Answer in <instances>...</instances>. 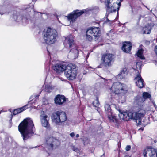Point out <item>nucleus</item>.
<instances>
[{
	"instance_id": "obj_1",
	"label": "nucleus",
	"mask_w": 157,
	"mask_h": 157,
	"mask_svg": "<svg viewBox=\"0 0 157 157\" xmlns=\"http://www.w3.org/2000/svg\"><path fill=\"white\" fill-rule=\"evenodd\" d=\"M18 129L24 140L33 136L35 130L33 121L29 118L24 119L20 124Z\"/></svg>"
},
{
	"instance_id": "obj_2",
	"label": "nucleus",
	"mask_w": 157,
	"mask_h": 157,
	"mask_svg": "<svg viewBox=\"0 0 157 157\" xmlns=\"http://www.w3.org/2000/svg\"><path fill=\"white\" fill-rule=\"evenodd\" d=\"M58 36V33L55 29L48 28L44 30L43 33V43L52 44L55 43Z\"/></svg>"
},
{
	"instance_id": "obj_3",
	"label": "nucleus",
	"mask_w": 157,
	"mask_h": 157,
	"mask_svg": "<svg viewBox=\"0 0 157 157\" xmlns=\"http://www.w3.org/2000/svg\"><path fill=\"white\" fill-rule=\"evenodd\" d=\"M64 44L67 47L72 49L70 51V54L74 56V59H75L78 56V51L75 44L73 37L72 35H70L65 38Z\"/></svg>"
},
{
	"instance_id": "obj_4",
	"label": "nucleus",
	"mask_w": 157,
	"mask_h": 157,
	"mask_svg": "<svg viewBox=\"0 0 157 157\" xmlns=\"http://www.w3.org/2000/svg\"><path fill=\"white\" fill-rule=\"evenodd\" d=\"M64 74L69 80H73L76 78L77 69L75 64H69L66 66Z\"/></svg>"
},
{
	"instance_id": "obj_5",
	"label": "nucleus",
	"mask_w": 157,
	"mask_h": 157,
	"mask_svg": "<svg viewBox=\"0 0 157 157\" xmlns=\"http://www.w3.org/2000/svg\"><path fill=\"white\" fill-rule=\"evenodd\" d=\"M115 0H105V4L107 7L106 11L107 12L109 13L115 12L117 10V15L118 14V10L121 5V3L122 0H118V2H114L113 5L110 7L109 5L113 2Z\"/></svg>"
},
{
	"instance_id": "obj_6",
	"label": "nucleus",
	"mask_w": 157,
	"mask_h": 157,
	"mask_svg": "<svg viewBox=\"0 0 157 157\" xmlns=\"http://www.w3.org/2000/svg\"><path fill=\"white\" fill-rule=\"evenodd\" d=\"M51 118L53 122L58 124L65 121L67 120V117L65 112L58 111L52 114Z\"/></svg>"
},
{
	"instance_id": "obj_7",
	"label": "nucleus",
	"mask_w": 157,
	"mask_h": 157,
	"mask_svg": "<svg viewBox=\"0 0 157 157\" xmlns=\"http://www.w3.org/2000/svg\"><path fill=\"white\" fill-rule=\"evenodd\" d=\"M101 33L99 28L90 27L86 32V36L87 39L89 41L92 40L93 37L98 39L100 36Z\"/></svg>"
},
{
	"instance_id": "obj_8",
	"label": "nucleus",
	"mask_w": 157,
	"mask_h": 157,
	"mask_svg": "<svg viewBox=\"0 0 157 157\" xmlns=\"http://www.w3.org/2000/svg\"><path fill=\"white\" fill-rule=\"evenodd\" d=\"M113 54L110 53L104 54L101 58V63L105 67H109L111 66L113 62Z\"/></svg>"
},
{
	"instance_id": "obj_9",
	"label": "nucleus",
	"mask_w": 157,
	"mask_h": 157,
	"mask_svg": "<svg viewBox=\"0 0 157 157\" xmlns=\"http://www.w3.org/2000/svg\"><path fill=\"white\" fill-rule=\"evenodd\" d=\"M111 90L112 92L118 94L126 91L127 90V86L124 84L117 82L113 83L111 88Z\"/></svg>"
},
{
	"instance_id": "obj_10",
	"label": "nucleus",
	"mask_w": 157,
	"mask_h": 157,
	"mask_svg": "<svg viewBox=\"0 0 157 157\" xmlns=\"http://www.w3.org/2000/svg\"><path fill=\"white\" fill-rule=\"evenodd\" d=\"M46 143L49 149H53L57 147L60 144L59 140L52 137L48 138Z\"/></svg>"
},
{
	"instance_id": "obj_11",
	"label": "nucleus",
	"mask_w": 157,
	"mask_h": 157,
	"mask_svg": "<svg viewBox=\"0 0 157 157\" xmlns=\"http://www.w3.org/2000/svg\"><path fill=\"white\" fill-rule=\"evenodd\" d=\"M86 11L85 10H77L69 14L67 17L68 20L70 22H73L77 17L84 13Z\"/></svg>"
},
{
	"instance_id": "obj_12",
	"label": "nucleus",
	"mask_w": 157,
	"mask_h": 157,
	"mask_svg": "<svg viewBox=\"0 0 157 157\" xmlns=\"http://www.w3.org/2000/svg\"><path fill=\"white\" fill-rule=\"evenodd\" d=\"M49 120V117L45 114L44 112L41 111L40 115V120L42 126L47 129H49L50 128Z\"/></svg>"
},
{
	"instance_id": "obj_13",
	"label": "nucleus",
	"mask_w": 157,
	"mask_h": 157,
	"mask_svg": "<svg viewBox=\"0 0 157 157\" xmlns=\"http://www.w3.org/2000/svg\"><path fill=\"white\" fill-rule=\"evenodd\" d=\"M144 157H157V150L153 148H146L143 152Z\"/></svg>"
},
{
	"instance_id": "obj_14",
	"label": "nucleus",
	"mask_w": 157,
	"mask_h": 157,
	"mask_svg": "<svg viewBox=\"0 0 157 157\" xmlns=\"http://www.w3.org/2000/svg\"><path fill=\"white\" fill-rule=\"evenodd\" d=\"M146 112L143 109L139 110L136 112H133V119L138 120V124L140 125L141 123V118L144 116Z\"/></svg>"
},
{
	"instance_id": "obj_15",
	"label": "nucleus",
	"mask_w": 157,
	"mask_h": 157,
	"mask_svg": "<svg viewBox=\"0 0 157 157\" xmlns=\"http://www.w3.org/2000/svg\"><path fill=\"white\" fill-rule=\"evenodd\" d=\"M133 112H124L119 114L120 118L121 120L124 121H128L130 119H133Z\"/></svg>"
},
{
	"instance_id": "obj_16",
	"label": "nucleus",
	"mask_w": 157,
	"mask_h": 157,
	"mask_svg": "<svg viewBox=\"0 0 157 157\" xmlns=\"http://www.w3.org/2000/svg\"><path fill=\"white\" fill-rule=\"evenodd\" d=\"M66 101V99L65 97L63 95H57L54 99L55 103L58 105H62Z\"/></svg>"
},
{
	"instance_id": "obj_17",
	"label": "nucleus",
	"mask_w": 157,
	"mask_h": 157,
	"mask_svg": "<svg viewBox=\"0 0 157 157\" xmlns=\"http://www.w3.org/2000/svg\"><path fill=\"white\" fill-rule=\"evenodd\" d=\"M66 65L64 63L56 64L53 67V70L57 73H60L66 69Z\"/></svg>"
},
{
	"instance_id": "obj_18",
	"label": "nucleus",
	"mask_w": 157,
	"mask_h": 157,
	"mask_svg": "<svg viewBox=\"0 0 157 157\" xmlns=\"http://www.w3.org/2000/svg\"><path fill=\"white\" fill-rule=\"evenodd\" d=\"M136 85L139 88H142L144 86V81L140 75H138L134 79Z\"/></svg>"
},
{
	"instance_id": "obj_19",
	"label": "nucleus",
	"mask_w": 157,
	"mask_h": 157,
	"mask_svg": "<svg viewBox=\"0 0 157 157\" xmlns=\"http://www.w3.org/2000/svg\"><path fill=\"white\" fill-rule=\"evenodd\" d=\"M132 48V44L130 42H125L122 47V50L126 53L129 52Z\"/></svg>"
},
{
	"instance_id": "obj_20",
	"label": "nucleus",
	"mask_w": 157,
	"mask_h": 157,
	"mask_svg": "<svg viewBox=\"0 0 157 157\" xmlns=\"http://www.w3.org/2000/svg\"><path fill=\"white\" fill-rule=\"evenodd\" d=\"M28 105V104H27L21 108L15 109L13 112V114L16 115L21 112H22L27 108Z\"/></svg>"
},
{
	"instance_id": "obj_21",
	"label": "nucleus",
	"mask_w": 157,
	"mask_h": 157,
	"mask_svg": "<svg viewBox=\"0 0 157 157\" xmlns=\"http://www.w3.org/2000/svg\"><path fill=\"white\" fill-rule=\"evenodd\" d=\"M127 69L126 68H123L118 75V78L120 79L124 78L127 74Z\"/></svg>"
},
{
	"instance_id": "obj_22",
	"label": "nucleus",
	"mask_w": 157,
	"mask_h": 157,
	"mask_svg": "<svg viewBox=\"0 0 157 157\" xmlns=\"http://www.w3.org/2000/svg\"><path fill=\"white\" fill-rule=\"evenodd\" d=\"M152 26L150 24H147L143 28V33L149 34L152 29Z\"/></svg>"
},
{
	"instance_id": "obj_23",
	"label": "nucleus",
	"mask_w": 157,
	"mask_h": 157,
	"mask_svg": "<svg viewBox=\"0 0 157 157\" xmlns=\"http://www.w3.org/2000/svg\"><path fill=\"white\" fill-rule=\"evenodd\" d=\"M143 50L142 49H139L136 53L138 57L142 59H144L145 58L143 55Z\"/></svg>"
},
{
	"instance_id": "obj_24",
	"label": "nucleus",
	"mask_w": 157,
	"mask_h": 157,
	"mask_svg": "<svg viewBox=\"0 0 157 157\" xmlns=\"http://www.w3.org/2000/svg\"><path fill=\"white\" fill-rule=\"evenodd\" d=\"M135 100L136 102L139 105L143 103L145 101L144 99L142 97H141L139 96H137L136 97Z\"/></svg>"
},
{
	"instance_id": "obj_25",
	"label": "nucleus",
	"mask_w": 157,
	"mask_h": 157,
	"mask_svg": "<svg viewBox=\"0 0 157 157\" xmlns=\"http://www.w3.org/2000/svg\"><path fill=\"white\" fill-rule=\"evenodd\" d=\"M105 110L106 111V113L107 114H111L112 112H111V109L109 105L108 104H106L105 106Z\"/></svg>"
},
{
	"instance_id": "obj_26",
	"label": "nucleus",
	"mask_w": 157,
	"mask_h": 157,
	"mask_svg": "<svg viewBox=\"0 0 157 157\" xmlns=\"http://www.w3.org/2000/svg\"><path fill=\"white\" fill-rule=\"evenodd\" d=\"M52 90V88L49 85H45L44 91L48 93H50Z\"/></svg>"
},
{
	"instance_id": "obj_27",
	"label": "nucleus",
	"mask_w": 157,
	"mask_h": 157,
	"mask_svg": "<svg viewBox=\"0 0 157 157\" xmlns=\"http://www.w3.org/2000/svg\"><path fill=\"white\" fill-rule=\"evenodd\" d=\"M143 98L145 99L147 98H150L151 97V94L147 92H144L143 94Z\"/></svg>"
},
{
	"instance_id": "obj_28",
	"label": "nucleus",
	"mask_w": 157,
	"mask_h": 157,
	"mask_svg": "<svg viewBox=\"0 0 157 157\" xmlns=\"http://www.w3.org/2000/svg\"><path fill=\"white\" fill-rule=\"evenodd\" d=\"M108 117L111 122H114L116 121L115 117L112 115V113L111 114H108Z\"/></svg>"
},
{
	"instance_id": "obj_29",
	"label": "nucleus",
	"mask_w": 157,
	"mask_h": 157,
	"mask_svg": "<svg viewBox=\"0 0 157 157\" xmlns=\"http://www.w3.org/2000/svg\"><path fill=\"white\" fill-rule=\"evenodd\" d=\"M93 105L95 107H97L99 106V103L98 99H96L93 102Z\"/></svg>"
},
{
	"instance_id": "obj_30",
	"label": "nucleus",
	"mask_w": 157,
	"mask_h": 157,
	"mask_svg": "<svg viewBox=\"0 0 157 157\" xmlns=\"http://www.w3.org/2000/svg\"><path fill=\"white\" fill-rule=\"evenodd\" d=\"M22 21H25V22L27 23H28V22L29 21V19H27L25 17H22Z\"/></svg>"
},
{
	"instance_id": "obj_31",
	"label": "nucleus",
	"mask_w": 157,
	"mask_h": 157,
	"mask_svg": "<svg viewBox=\"0 0 157 157\" xmlns=\"http://www.w3.org/2000/svg\"><path fill=\"white\" fill-rule=\"evenodd\" d=\"M130 149H131V146L130 145H128L126 147L125 150L127 151H128L130 150Z\"/></svg>"
},
{
	"instance_id": "obj_32",
	"label": "nucleus",
	"mask_w": 157,
	"mask_h": 157,
	"mask_svg": "<svg viewBox=\"0 0 157 157\" xmlns=\"http://www.w3.org/2000/svg\"><path fill=\"white\" fill-rule=\"evenodd\" d=\"M141 63L140 62H137L136 63V67L137 68L138 67L139 68L140 67V65H141Z\"/></svg>"
},
{
	"instance_id": "obj_33",
	"label": "nucleus",
	"mask_w": 157,
	"mask_h": 157,
	"mask_svg": "<svg viewBox=\"0 0 157 157\" xmlns=\"http://www.w3.org/2000/svg\"><path fill=\"white\" fill-rule=\"evenodd\" d=\"M154 51L155 54L157 56V45L155 46V48Z\"/></svg>"
},
{
	"instance_id": "obj_34",
	"label": "nucleus",
	"mask_w": 157,
	"mask_h": 157,
	"mask_svg": "<svg viewBox=\"0 0 157 157\" xmlns=\"http://www.w3.org/2000/svg\"><path fill=\"white\" fill-rule=\"evenodd\" d=\"M75 134L74 132H72L70 134V136L72 137L75 136Z\"/></svg>"
},
{
	"instance_id": "obj_35",
	"label": "nucleus",
	"mask_w": 157,
	"mask_h": 157,
	"mask_svg": "<svg viewBox=\"0 0 157 157\" xmlns=\"http://www.w3.org/2000/svg\"><path fill=\"white\" fill-rule=\"evenodd\" d=\"M152 103H153V105L154 106L156 109V108L157 107V106H156V105L155 103V102L154 101H152Z\"/></svg>"
},
{
	"instance_id": "obj_36",
	"label": "nucleus",
	"mask_w": 157,
	"mask_h": 157,
	"mask_svg": "<svg viewBox=\"0 0 157 157\" xmlns=\"http://www.w3.org/2000/svg\"><path fill=\"white\" fill-rule=\"evenodd\" d=\"M17 17L16 16V15H15V16H14V17H13V18H14V19H15V21H17V19H15V18H17Z\"/></svg>"
},
{
	"instance_id": "obj_37",
	"label": "nucleus",
	"mask_w": 157,
	"mask_h": 157,
	"mask_svg": "<svg viewBox=\"0 0 157 157\" xmlns=\"http://www.w3.org/2000/svg\"><path fill=\"white\" fill-rule=\"evenodd\" d=\"M150 41H146L145 43L146 44H150Z\"/></svg>"
},
{
	"instance_id": "obj_38",
	"label": "nucleus",
	"mask_w": 157,
	"mask_h": 157,
	"mask_svg": "<svg viewBox=\"0 0 157 157\" xmlns=\"http://www.w3.org/2000/svg\"><path fill=\"white\" fill-rule=\"evenodd\" d=\"M79 136V135L78 134H77L76 135V137L77 138Z\"/></svg>"
},
{
	"instance_id": "obj_39",
	"label": "nucleus",
	"mask_w": 157,
	"mask_h": 157,
	"mask_svg": "<svg viewBox=\"0 0 157 157\" xmlns=\"http://www.w3.org/2000/svg\"><path fill=\"white\" fill-rule=\"evenodd\" d=\"M143 129H144L142 127V128H140L139 129V130H143Z\"/></svg>"
},
{
	"instance_id": "obj_40",
	"label": "nucleus",
	"mask_w": 157,
	"mask_h": 157,
	"mask_svg": "<svg viewBox=\"0 0 157 157\" xmlns=\"http://www.w3.org/2000/svg\"><path fill=\"white\" fill-rule=\"evenodd\" d=\"M33 101V100H31L30 101L29 103H31V102L32 101ZM33 102H32L31 103H32Z\"/></svg>"
},
{
	"instance_id": "obj_41",
	"label": "nucleus",
	"mask_w": 157,
	"mask_h": 157,
	"mask_svg": "<svg viewBox=\"0 0 157 157\" xmlns=\"http://www.w3.org/2000/svg\"><path fill=\"white\" fill-rule=\"evenodd\" d=\"M106 21H109V20L108 18H107V19L106 20Z\"/></svg>"
},
{
	"instance_id": "obj_42",
	"label": "nucleus",
	"mask_w": 157,
	"mask_h": 157,
	"mask_svg": "<svg viewBox=\"0 0 157 157\" xmlns=\"http://www.w3.org/2000/svg\"><path fill=\"white\" fill-rule=\"evenodd\" d=\"M105 153H104V154H103V155H102V156H105Z\"/></svg>"
},
{
	"instance_id": "obj_43",
	"label": "nucleus",
	"mask_w": 157,
	"mask_h": 157,
	"mask_svg": "<svg viewBox=\"0 0 157 157\" xmlns=\"http://www.w3.org/2000/svg\"><path fill=\"white\" fill-rule=\"evenodd\" d=\"M107 13H108L107 15H108V14H109V13H108L107 12Z\"/></svg>"
},
{
	"instance_id": "obj_44",
	"label": "nucleus",
	"mask_w": 157,
	"mask_h": 157,
	"mask_svg": "<svg viewBox=\"0 0 157 157\" xmlns=\"http://www.w3.org/2000/svg\"><path fill=\"white\" fill-rule=\"evenodd\" d=\"M33 1H36V0H33Z\"/></svg>"
},
{
	"instance_id": "obj_45",
	"label": "nucleus",
	"mask_w": 157,
	"mask_h": 157,
	"mask_svg": "<svg viewBox=\"0 0 157 157\" xmlns=\"http://www.w3.org/2000/svg\"><path fill=\"white\" fill-rule=\"evenodd\" d=\"M1 113V112L0 111V113Z\"/></svg>"
}]
</instances>
